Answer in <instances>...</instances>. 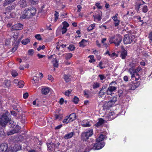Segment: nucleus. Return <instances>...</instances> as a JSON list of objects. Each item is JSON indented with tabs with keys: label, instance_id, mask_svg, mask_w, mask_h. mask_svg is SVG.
<instances>
[{
	"label": "nucleus",
	"instance_id": "0eeeda50",
	"mask_svg": "<svg viewBox=\"0 0 152 152\" xmlns=\"http://www.w3.org/2000/svg\"><path fill=\"white\" fill-rule=\"evenodd\" d=\"M0 152H13V150L12 147H8L7 144L3 143L0 145Z\"/></svg>",
	"mask_w": 152,
	"mask_h": 152
},
{
	"label": "nucleus",
	"instance_id": "3c124183",
	"mask_svg": "<svg viewBox=\"0 0 152 152\" xmlns=\"http://www.w3.org/2000/svg\"><path fill=\"white\" fill-rule=\"evenodd\" d=\"M89 57H90V59L89 61V62L91 63L94 62L95 61V60L94 59V56H89Z\"/></svg>",
	"mask_w": 152,
	"mask_h": 152
},
{
	"label": "nucleus",
	"instance_id": "8fccbe9b",
	"mask_svg": "<svg viewBox=\"0 0 152 152\" xmlns=\"http://www.w3.org/2000/svg\"><path fill=\"white\" fill-rule=\"evenodd\" d=\"M68 48L71 50H73L75 48L74 46L72 45H70Z\"/></svg>",
	"mask_w": 152,
	"mask_h": 152
},
{
	"label": "nucleus",
	"instance_id": "0e129e2a",
	"mask_svg": "<svg viewBox=\"0 0 152 152\" xmlns=\"http://www.w3.org/2000/svg\"><path fill=\"white\" fill-rule=\"evenodd\" d=\"M96 6L98 8V9H100L102 8V7L100 6L99 3H96L95 4Z\"/></svg>",
	"mask_w": 152,
	"mask_h": 152
},
{
	"label": "nucleus",
	"instance_id": "ddd939ff",
	"mask_svg": "<svg viewBox=\"0 0 152 152\" xmlns=\"http://www.w3.org/2000/svg\"><path fill=\"white\" fill-rule=\"evenodd\" d=\"M139 85V83L138 82H137L135 83L133 82L130 83L129 85V87L131 90H134L138 87Z\"/></svg>",
	"mask_w": 152,
	"mask_h": 152
},
{
	"label": "nucleus",
	"instance_id": "f257e3e1",
	"mask_svg": "<svg viewBox=\"0 0 152 152\" xmlns=\"http://www.w3.org/2000/svg\"><path fill=\"white\" fill-rule=\"evenodd\" d=\"M36 12V10L34 7L27 8L23 11L20 18L23 20L31 18L35 15Z\"/></svg>",
	"mask_w": 152,
	"mask_h": 152
},
{
	"label": "nucleus",
	"instance_id": "5fc2aeb1",
	"mask_svg": "<svg viewBox=\"0 0 152 152\" xmlns=\"http://www.w3.org/2000/svg\"><path fill=\"white\" fill-rule=\"evenodd\" d=\"M67 31V29L65 28L62 27V34H64Z\"/></svg>",
	"mask_w": 152,
	"mask_h": 152
},
{
	"label": "nucleus",
	"instance_id": "c9c22d12",
	"mask_svg": "<svg viewBox=\"0 0 152 152\" xmlns=\"http://www.w3.org/2000/svg\"><path fill=\"white\" fill-rule=\"evenodd\" d=\"M62 116L61 115L56 114L55 115V119L59 121L62 118Z\"/></svg>",
	"mask_w": 152,
	"mask_h": 152
},
{
	"label": "nucleus",
	"instance_id": "864d4df0",
	"mask_svg": "<svg viewBox=\"0 0 152 152\" xmlns=\"http://www.w3.org/2000/svg\"><path fill=\"white\" fill-rule=\"evenodd\" d=\"M31 4H36L38 3V0H30Z\"/></svg>",
	"mask_w": 152,
	"mask_h": 152
},
{
	"label": "nucleus",
	"instance_id": "bb28decb",
	"mask_svg": "<svg viewBox=\"0 0 152 152\" xmlns=\"http://www.w3.org/2000/svg\"><path fill=\"white\" fill-rule=\"evenodd\" d=\"M15 8V6L14 5H12L11 6H9V7H8L6 9L7 11H8L7 13L9 14V12L11 10H13ZM7 12H5V14H6Z\"/></svg>",
	"mask_w": 152,
	"mask_h": 152
},
{
	"label": "nucleus",
	"instance_id": "052dcab7",
	"mask_svg": "<svg viewBox=\"0 0 152 152\" xmlns=\"http://www.w3.org/2000/svg\"><path fill=\"white\" fill-rule=\"evenodd\" d=\"M141 70V68L140 67L138 66L137 67V68L135 69V72H139Z\"/></svg>",
	"mask_w": 152,
	"mask_h": 152
},
{
	"label": "nucleus",
	"instance_id": "412c9836",
	"mask_svg": "<svg viewBox=\"0 0 152 152\" xmlns=\"http://www.w3.org/2000/svg\"><path fill=\"white\" fill-rule=\"evenodd\" d=\"M74 135V132H71L69 133L66 134L64 136V138L65 139H68L71 138Z\"/></svg>",
	"mask_w": 152,
	"mask_h": 152
},
{
	"label": "nucleus",
	"instance_id": "49530a36",
	"mask_svg": "<svg viewBox=\"0 0 152 152\" xmlns=\"http://www.w3.org/2000/svg\"><path fill=\"white\" fill-rule=\"evenodd\" d=\"M72 90H68L65 92V94L66 96H69V94L71 93Z\"/></svg>",
	"mask_w": 152,
	"mask_h": 152
},
{
	"label": "nucleus",
	"instance_id": "603ef678",
	"mask_svg": "<svg viewBox=\"0 0 152 152\" xmlns=\"http://www.w3.org/2000/svg\"><path fill=\"white\" fill-rule=\"evenodd\" d=\"M4 134V132L2 128L0 129V137L3 136Z\"/></svg>",
	"mask_w": 152,
	"mask_h": 152
},
{
	"label": "nucleus",
	"instance_id": "58836bf2",
	"mask_svg": "<svg viewBox=\"0 0 152 152\" xmlns=\"http://www.w3.org/2000/svg\"><path fill=\"white\" fill-rule=\"evenodd\" d=\"M70 122V120L69 118H68V116H66L63 121V123H65L66 124H67Z\"/></svg>",
	"mask_w": 152,
	"mask_h": 152
},
{
	"label": "nucleus",
	"instance_id": "4be33fe9",
	"mask_svg": "<svg viewBox=\"0 0 152 152\" xmlns=\"http://www.w3.org/2000/svg\"><path fill=\"white\" fill-rule=\"evenodd\" d=\"M105 135L103 134H100L98 138L96 140V142H99L104 140L105 138Z\"/></svg>",
	"mask_w": 152,
	"mask_h": 152
},
{
	"label": "nucleus",
	"instance_id": "774afa93",
	"mask_svg": "<svg viewBox=\"0 0 152 152\" xmlns=\"http://www.w3.org/2000/svg\"><path fill=\"white\" fill-rule=\"evenodd\" d=\"M48 79L51 80L52 81L53 80V77H52V76L51 75H49L48 76Z\"/></svg>",
	"mask_w": 152,
	"mask_h": 152
},
{
	"label": "nucleus",
	"instance_id": "9b49d317",
	"mask_svg": "<svg viewBox=\"0 0 152 152\" xmlns=\"http://www.w3.org/2000/svg\"><path fill=\"white\" fill-rule=\"evenodd\" d=\"M23 28V26L21 23H18L13 25L11 29L12 31L21 30Z\"/></svg>",
	"mask_w": 152,
	"mask_h": 152
},
{
	"label": "nucleus",
	"instance_id": "69168bd1",
	"mask_svg": "<svg viewBox=\"0 0 152 152\" xmlns=\"http://www.w3.org/2000/svg\"><path fill=\"white\" fill-rule=\"evenodd\" d=\"M11 113L12 115L13 116H15L17 115V113L14 111H11Z\"/></svg>",
	"mask_w": 152,
	"mask_h": 152
},
{
	"label": "nucleus",
	"instance_id": "c756f323",
	"mask_svg": "<svg viewBox=\"0 0 152 152\" xmlns=\"http://www.w3.org/2000/svg\"><path fill=\"white\" fill-rule=\"evenodd\" d=\"M30 40L28 38L25 39L23 40L22 41V43L23 44L26 45L30 42Z\"/></svg>",
	"mask_w": 152,
	"mask_h": 152
},
{
	"label": "nucleus",
	"instance_id": "680f3d73",
	"mask_svg": "<svg viewBox=\"0 0 152 152\" xmlns=\"http://www.w3.org/2000/svg\"><path fill=\"white\" fill-rule=\"evenodd\" d=\"M28 96V93H26L23 94V97L24 99L27 98Z\"/></svg>",
	"mask_w": 152,
	"mask_h": 152
},
{
	"label": "nucleus",
	"instance_id": "ea45409f",
	"mask_svg": "<svg viewBox=\"0 0 152 152\" xmlns=\"http://www.w3.org/2000/svg\"><path fill=\"white\" fill-rule=\"evenodd\" d=\"M64 78L65 80L67 82H69L70 80V79L69 76L67 75H64Z\"/></svg>",
	"mask_w": 152,
	"mask_h": 152
},
{
	"label": "nucleus",
	"instance_id": "79ce46f5",
	"mask_svg": "<svg viewBox=\"0 0 152 152\" xmlns=\"http://www.w3.org/2000/svg\"><path fill=\"white\" fill-rule=\"evenodd\" d=\"M59 13L58 12H57L56 11L55 12V14H54V16H55V21H56L58 19V15Z\"/></svg>",
	"mask_w": 152,
	"mask_h": 152
},
{
	"label": "nucleus",
	"instance_id": "e433bc0d",
	"mask_svg": "<svg viewBox=\"0 0 152 152\" xmlns=\"http://www.w3.org/2000/svg\"><path fill=\"white\" fill-rule=\"evenodd\" d=\"M72 54L70 53H67L65 55V58L66 60L70 59L72 56Z\"/></svg>",
	"mask_w": 152,
	"mask_h": 152
},
{
	"label": "nucleus",
	"instance_id": "338daca9",
	"mask_svg": "<svg viewBox=\"0 0 152 152\" xmlns=\"http://www.w3.org/2000/svg\"><path fill=\"white\" fill-rule=\"evenodd\" d=\"M64 100L63 98H61L59 101L61 105L64 102Z\"/></svg>",
	"mask_w": 152,
	"mask_h": 152
},
{
	"label": "nucleus",
	"instance_id": "7c9ffc66",
	"mask_svg": "<svg viewBox=\"0 0 152 152\" xmlns=\"http://www.w3.org/2000/svg\"><path fill=\"white\" fill-rule=\"evenodd\" d=\"M94 18L95 19H97L99 21H100L101 19V16L100 14H98L95 15H94Z\"/></svg>",
	"mask_w": 152,
	"mask_h": 152
},
{
	"label": "nucleus",
	"instance_id": "13d9d810",
	"mask_svg": "<svg viewBox=\"0 0 152 152\" xmlns=\"http://www.w3.org/2000/svg\"><path fill=\"white\" fill-rule=\"evenodd\" d=\"M109 56L111 57H114L115 56H117L116 54L115 53H109Z\"/></svg>",
	"mask_w": 152,
	"mask_h": 152
},
{
	"label": "nucleus",
	"instance_id": "c85d7f7f",
	"mask_svg": "<svg viewBox=\"0 0 152 152\" xmlns=\"http://www.w3.org/2000/svg\"><path fill=\"white\" fill-rule=\"evenodd\" d=\"M47 147L48 149L52 151L53 150L54 147V144L53 143H48L47 144Z\"/></svg>",
	"mask_w": 152,
	"mask_h": 152
},
{
	"label": "nucleus",
	"instance_id": "9d476101",
	"mask_svg": "<svg viewBox=\"0 0 152 152\" xmlns=\"http://www.w3.org/2000/svg\"><path fill=\"white\" fill-rule=\"evenodd\" d=\"M107 88L105 86H103L99 91V96L100 97H102L106 93L107 94Z\"/></svg>",
	"mask_w": 152,
	"mask_h": 152
},
{
	"label": "nucleus",
	"instance_id": "7ed1b4c3",
	"mask_svg": "<svg viewBox=\"0 0 152 152\" xmlns=\"http://www.w3.org/2000/svg\"><path fill=\"white\" fill-rule=\"evenodd\" d=\"M135 37L132 34H126L124 36L123 39L125 44H133L136 41Z\"/></svg>",
	"mask_w": 152,
	"mask_h": 152
},
{
	"label": "nucleus",
	"instance_id": "aec40b11",
	"mask_svg": "<svg viewBox=\"0 0 152 152\" xmlns=\"http://www.w3.org/2000/svg\"><path fill=\"white\" fill-rule=\"evenodd\" d=\"M18 4L20 7L22 8L26 7L27 5V3L24 0H20Z\"/></svg>",
	"mask_w": 152,
	"mask_h": 152
},
{
	"label": "nucleus",
	"instance_id": "4d7b16f0",
	"mask_svg": "<svg viewBox=\"0 0 152 152\" xmlns=\"http://www.w3.org/2000/svg\"><path fill=\"white\" fill-rule=\"evenodd\" d=\"M37 99H36L35 101H34L33 102V104L34 105H36L37 106H39V104L37 102Z\"/></svg>",
	"mask_w": 152,
	"mask_h": 152
},
{
	"label": "nucleus",
	"instance_id": "a19ab883",
	"mask_svg": "<svg viewBox=\"0 0 152 152\" xmlns=\"http://www.w3.org/2000/svg\"><path fill=\"white\" fill-rule=\"evenodd\" d=\"M95 24H91L89 26L88 28L87 29L89 31H91L94 29L95 27Z\"/></svg>",
	"mask_w": 152,
	"mask_h": 152
},
{
	"label": "nucleus",
	"instance_id": "4c0bfd02",
	"mask_svg": "<svg viewBox=\"0 0 152 152\" xmlns=\"http://www.w3.org/2000/svg\"><path fill=\"white\" fill-rule=\"evenodd\" d=\"M53 66L54 67H57L58 66V63L56 59H54V60H53Z\"/></svg>",
	"mask_w": 152,
	"mask_h": 152
},
{
	"label": "nucleus",
	"instance_id": "2eb2a0df",
	"mask_svg": "<svg viewBox=\"0 0 152 152\" xmlns=\"http://www.w3.org/2000/svg\"><path fill=\"white\" fill-rule=\"evenodd\" d=\"M13 82L14 84H17V85L18 83H21V86H20V85L19 86V88H22L24 86V82L22 80H20V81H19L18 80L14 79L13 80Z\"/></svg>",
	"mask_w": 152,
	"mask_h": 152
},
{
	"label": "nucleus",
	"instance_id": "09e8293b",
	"mask_svg": "<svg viewBox=\"0 0 152 152\" xmlns=\"http://www.w3.org/2000/svg\"><path fill=\"white\" fill-rule=\"evenodd\" d=\"M35 38L38 40H41L42 38L40 34H36L35 35Z\"/></svg>",
	"mask_w": 152,
	"mask_h": 152
},
{
	"label": "nucleus",
	"instance_id": "2f4dec72",
	"mask_svg": "<svg viewBox=\"0 0 152 152\" xmlns=\"http://www.w3.org/2000/svg\"><path fill=\"white\" fill-rule=\"evenodd\" d=\"M12 75L14 77L17 76L18 74L17 72L14 70H12L11 72Z\"/></svg>",
	"mask_w": 152,
	"mask_h": 152
},
{
	"label": "nucleus",
	"instance_id": "dca6fc26",
	"mask_svg": "<svg viewBox=\"0 0 152 152\" xmlns=\"http://www.w3.org/2000/svg\"><path fill=\"white\" fill-rule=\"evenodd\" d=\"M127 56V52L126 50L123 48H122L121 53V57L123 59L125 58Z\"/></svg>",
	"mask_w": 152,
	"mask_h": 152
},
{
	"label": "nucleus",
	"instance_id": "f704fd0d",
	"mask_svg": "<svg viewBox=\"0 0 152 152\" xmlns=\"http://www.w3.org/2000/svg\"><path fill=\"white\" fill-rule=\"evenodd\" d=\"M28 53L29 55L32 56L34 53V51L33 49H30L28 50Z\"/></svg>",
	"mask_w": 152,
	"mask_h": 152
},
{
	"label": "nucleus",
	"instance_id": "f3484780",
	"mask_svg": "<svg viewBox=\"0 0 152 152\" xmlns=\"http://www.w3.org/2000/svg\"><path fill=\"white\" fill-rule=\"evenodd\" d=\"M50 88L48 87H45L42 88L41 90V92L42 94L47 95L50 92Z\"/></svg>",
	"mask_w": 152,
	"mask_h": 152
},
{
	"label": "nucleus",
	"instance_id": "de8ad7c7",
	"mask_svg": "<svg viewBox=\"0 0 152 152\" xmlns=\"http://www.w3.org/2000/svg\"><path fill=\"white\" fill-rule=\"evenodd\" d=\"M79 101V99L77 97L75 96L73 99V102L75 104H77Z\"/></svg>",
	"mask_w": 152,
	"mask_h": 152
},
{
	"label": "nucleus",
	"instance_id": "cd10ccee",
	"mask_svg": "<svg viewBox=\"0 0 152 152\" xmlns=\"http://www.w3.org/2000/svg\"><path fill=\"white\" fill-rule=\"evenodd\" d=\"M142 12L145 13L148 11V7L146 5H144L141 9Z\"/></svg>",
	"mask_w": 152,
	"mask_h": 152
},
{
	"label": "nucleus",
	"instance_id": "a18cd8bd",
	"mask_svg": "<svg viewBox=\"0 0 152 152\" xmlns=\"http://www.w3.org/2000/svg\"><path fill=\"white\" fill-rule=\"evenodd\" d=\"M15 133L14 130H12L7 132V134L8 135H11Z\"/></svg>",
	"mask_w": 152,
	"mask_h": 152
},
{
	"label": "nucleus",
	"instance_id": "1a4fd4ad",
	"mask_svg": "<svg viewBox=\"0 0 152 152\" xmlns=\"http://www.w3.org/2000/svg\"><path fill=\"white\" fill-rule=\"evenodd\" d=\"M117 100V98L115 96L113 97L112 99L108 102L105 105L108 107H111L114 104Z\"/></svg>",
	"mask_w": 152,
	"mask_h": 152
},
{
	"label": "nucleus",
	"instance_id": "6e6d98bb",
	"mask_svg": "<svg viewBox=\"0 0 152 152\" xmlns=\"http://www.w3.org/2000/svg\"><path fill=\"white\" fill-rule=\"evenodd\" d=\"M45 48V45H43L42 46H40L38 48H37V50L38 51H39L41 49H44Z\"/></svg>",
	"mask_w": 152,
	"mask_h": 152
},
{
	"label": "nucleus",
	"instance_id": "a211bd4d",
	"mask_svg": "<svg viewBox=\"0 0 152 152\" xmlns=\"http://www.w3.org/2000/svg\"><path fill=\"white\" fill-rule=\"evenodd\" d=\"M104 123V121L102 118H100L99 119V121L95 125V126L97 127L100 126Z\"/></svg>",
	"mask_w": 152,
	"mask_h": 152
},
{
	"label": "nucleus",
	"instance_id": "f03ea898",
	"mask_svg": "<svg viewBox=\"0 0 152 152\" xmlns=\"http://www.w3.org/2000/svg\"><path fill=\"white\" fill-rule=\"evenodd\" d=\"M122 39L121 36L119 34H117L110 37L109 39V42L110 43H114L115 46H118L120 45Z\"/></svg>",
	"mask_w": 152,
	"mask_h": 152
},
{
	"label": "nucleus",
	"instance_id": "473e14b6",
	"mask_svg": "<svg viewBox=\"0 0 152 152\" xmlns=\"http://www.w3.org/2000/svg\"><path fill=\"white\" fill-rule=\"evenodd\" d=\"M20 129V126L18 125H17L15 128L13 129L15 133H18Z\"/></svg>",
	"mask_w": 152,
	"mask_h": 152
},
{
	"label": "nucleus",
	"instance_id": "b1692460",
	"mask_svg": "<svg viewBox=\"0 0 152 152\" xmlns=\"http://www.w3.org/2000/svg\"><path fill=\"white\" fill-rule=\"evenodd\" d=\"M76 116L75 113H72L68 117L70 120V121L72 122L75 119Z\"/></svg>",
	"mask_w": 152,
	"mask_h": 152
},
{
	"label": "nucleus",
	"instance_id": "a878e982",
	"mask_svg": "<svg viewBox=\"0 0 152 152\" xmlns=\"http://www.w3.org/2000/svg\"><path fill=\"white\" fill-rule=\"evenodd\" d=\"M4 86L6 87H8L10 86L11 85V82L9 80H5L4 82Z\"/></svg>",
	"mask_w": 152,
	"mask_h": 152
},
{
	"label": "nucleus",
	"instance_id": "39448f33",
	"mask_svg": "<svg viewBox=\"0 0 152 152\" xmlns=\"http://www.w3.org/2000/svg\"><path fill=\"white\" fill-rule=\"evenodd\" d=\"M9 113L6 112L3 114L0 118V124L3 126L5 125L10 121V118L8 117Z\"/></svg>",
	"mask_w": 152,
	"mask_h": 152
},
{
	"label": "nucleus",
	"instance_id": "423d86ee",
	"mask_svg": "<svg viewBox=\"0 0 152 152\" xmlns=\"http://www.w3.org/2000/svg\"><path fill=\"white\" fill-rule=\"evenodd\" d=\"M97 142L94 144L91 145L90 147H89V150H99L102 148L105 145V143L104 142Z\"/></svg>",
	"mask_w": 152,
	"mask_h": 152
},
{
	"label": "nucleus",
	"instance_id": "4468645a",
	"mask_svg": "<svg viewBox=\"0 0 152 152\" xmlns=\"http://www.w3.org/2000/svg\"><path fill=\"white\" fill-rule=\"evenodd\" d=\"M116 117V115L113 112H112L109 113L107 116L108 119V120L110 121V120L114 119Z\"/></svg>",
	"mask_w": 152,
	"mask_h": 152
},
{
	"label": "nucleus",
	"instance_id": "6e6552de",
	"mask_svg": "<svg viewBox=\"0 0 152 152\" xmlns=\"http://www.w3.org/2000/svg\"><path fill=\"white\" fill-rule=\"evenodd\" d=\"M93 134V131L92 129H90L86 132H83L82 134V137L84 140H86L89 137H91Z\"/></svg>",
	"mask_w": 152,
	"mask_h": 152
},
{
	"label": "nucleus",
	"instance_id": "c03bdc74",
	"mask_svg": "<svg viewBox=\"0 0 152 152\" xmlns=\"http://www.w3.org/2000/svg\"><path fill=\"white\" fill-rule=\"evenodd\" d=\"M98 77L102 80H105L106 78V77H105L104 75H99Z\"/></svg>",
	"mask_w": 152,
	"mask_h": 152
},
{
	"label": "nucleus",
	"instance_id": "393cba45",
	"mask_svg": "<svg viewBox=\"0 0 152 152\" xmlns=\"http://www.w3.org/2000/svg\"><path fill=\"white\" fill-rule=\"evenodd\" d=\"M21 149V146L20 145H15L13 147V151H17Z\"/></svg>",
	"mask_w": 152,
	"mask_h": 152
},
{
	"label": "nucleus",
	"instance_id": "20e7f679",
	"mask_svg": "<svg viewBox=\"0 0 152 152\" xmlns=\"http://www.w3.org/2000/svg\"><path fill=\"white\" fill-rule=\"evenodd\" d=\"M117 83L115 81H112L109 84L107 88V95H112L113 92L116 91L117 89Z\"/></svg>",
	"mask_w": 152,
	"mask_h": 152
},
{
	"label": "nucleus",
	"instance_id": "bf43d9fd",
	"mask_svg": "<svg viewBox=\"0 0 152 152\" xmlns=\"http://www.w3.org/2000/svg\"><path fill=\"white\" fill-rule=\"evenodd\" d=\"M13 123H14L13 121H10V125L11 124V125L9 126L10 128L13 127L14 126H15V124H13Z\"/></svg>",
	"mask_w": 152,
	"mask_h": 152
},
{
	"label": "nucleus",
	"instance_id": "f8f14e48",
	"mask_svg": "<svg viewBox=\"0 0 152 152\" xmlns=\"http://www.w3.org/2000/svg\"><path fill=\"white\" fill-rule=\"evenodd\" d=\"M145 2L142 0H140L135 5V9L137 11H139V9L141 5L145 4Z\"/></svg>",
	"mask_w": 152,
	"mask_h": 152
},
{
	"label": "nucleus",
	"instance_id": "72a5a7b5",
	"mask_svg": "<svg viewBox=\"0 0 152 152\" xmlns=\"http://www.w3.org/2000/svg\"><path fill=\"white\" fill-rule=\"evenodd\" d=\"M86 42V41L84 39H83L82 40L79 42V45L80 46H84L85 43Z\"/></svg>",
	"mask_w": 152,
	"mask_h": 152
},
{
	"label": "nucleus",
	"instance_id": "e2e57ef3",
	"mask_svg": "<svg viewBox=\"0 0 152 152\" xmlns=\"http://www.w3.org/2000/svg\"><path fill=\"white\" fill-rule=\"evenodd\" d=\"M37 56L39 58H43V57L45 56V55H42L40 54L39 53H38L37 54Z\"/></svg>",
	"mask_w": 152,
	"mask_h": 152
},
{
	"label": "nucleus",
	"instance_id": "5701e85b",
	"mask_svg": "<svg viewBox=\"0 0 152 152\" xmlns=\"http://www.w3.org/2000/svg\"><path fill=\"white\" fill-rule=\"evenodd\" d=\"M112 18L113 19V20L114 21V26L115 27L117 26L120 23V21L118 19V18H116V17H112Z\"/></svg>",
	"mask_w": 152,
	"mask_h": 152
},
{
	"label": "nucleus",
	"instance_id": "6ab92c4d",
	"mask_svg": "<svg viewBox=\"0 0 152 152\" xmlns=\"http://www.w3.org/2000/svg\"><path fill=\"white\" fill-rule=\"evenodd\" d=\"M132 74V77L133 80H138L139 78V76L138 73L137 72H134V73L132 74V73H131Z\"/></svg>",
	"mask_w": 152,
	"mask_h": 152
},
{
	"label": "nucleus",
	"instance_id": "37998d69",
	"mask_svg": "<svg viewBox=\"0 0 152 152\" xmlns=\"http://www.w3.org/2000/svg\"><path fill=\"white\" fill-rule=\"evenodd\" d=\"M62 23L63 25V27L66 28L69 26V24L66 21L63 22Z\"/></svg>",
	"mask_w": 152,
	"mask_h": 152
}]
</instances>
